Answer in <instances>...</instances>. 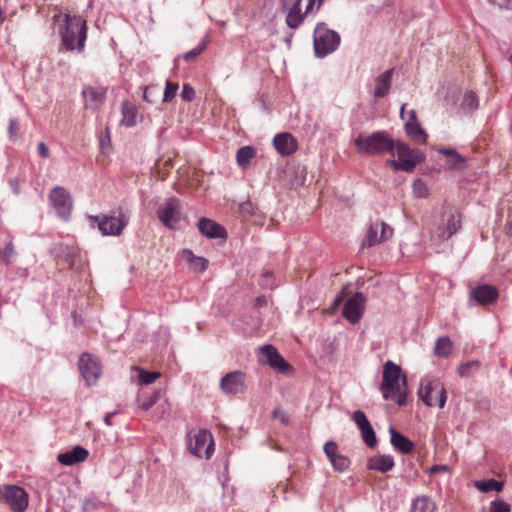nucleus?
Returning <instances> with one entry per match:
<instances>
[{
	"label": "nucleus",
	"instance_id": "nucleus-1",
	"mask_svg": "<svg viewBox=\"0 0 512 512\" xmlns=\"http://www.w3.org/2000/svg\"><path fill=\"white\" fill-rule=\"evenodd\" d=\"M407 378L399 365L388 360L383 367V381L380 387L383 398L393 399L402 406L407 401Z\"/></svg>",
	"mask_w": 512,
	"mask_h": 512
},
{
	"label": "nucleus",
	"instance_id": "nucleus-2",
	"mask_svg": "<svg viewBox=\"0 0 512 512\" xmlns=\"http://www.w3.org/2000/svg\"><path fill=\"white\" fill-rule=\"evenodd\" d=\"M62 45L69 51L77 50L82 52L87 38L86 21L80 16L64 17V25L60 30Z\"/></svg>",
	"mask_w": 512,
	"mask_h": 512
},
{
	"label": "nucleus",
	"instance_id": "nucleus-3",
	"mask_svg": "<svg viewBox=\"0 0 512 512\" xmlns=\"http://www.w3.org/2000/svg\"><path fill=\"white\" fill-rule=\"evenodd\" d=\"M354 144L359 153L369 156L393 152L395 149V141L384 130L368 136L359 135L354 139Z\"/></svg>",
	"mask_w": 512,
	"mask_h": 512
},
{
	"label": "nucleus",
	"instance_id": "nucleus-4",
	"mask_svg": "<svg viewBox=\"0 0 512 512\" xmlns=\"http://www.w3.org/2000/svg\"><path fill=\"white\" fill-rule=\"evenodd\" d=\"M89 220L97 223L103 236H120L129 223V215L119 207L112 215H89Z\"/></svg>",
	"mask_w": 512,
	"mask_h": 512
},
{
	"label": "nucleus",
	"instance_id": "nucleus-5",
	"mask_svg": "<svg viewBox=\"0 0 512 512\" xmlns=\"http://www.w3.org/2000/svg\"><path fill=\"white\" fill-rule=\"evenodd\" d=\"M340 40L336 31L329 29L325 23H318L313 34L315 55L324 58L339 47Z\"/></svg>",
	"mask_w": 512,
	"mask_h": 512
},
{
	"label": "nucleus",
	"instance_id": "nucleus-6",
	"mask_svg": "<svg viewBox=\"0 0 512 512\" xmlns=\"http://www.w3.org/2000/svg\"><path fill=\"white\" fill-rule=\"evenodd\" d=\"M395 148L398 154V161L394 159L387 160V164L394 170L404 172H413L416 165L425 160V154L419 149H412L406 143L395 142Z\"/></svg>",
	"mask_w": 512,
	"mask_h": 512
},
{
	"label": "nucleus",
	"instance_id": "nucleus-7",
	"mask_svg": "<svg viewBox=\"0 0 512 512\" xmlns=\"http://www.w3.org/2000/svg\"><path fill=\"white\" fill-rule=\"evenodd\" d=\"M419 398L429 407L443 408L447 396L443 384L439 380L422 381L418 391Z\"/></svg>",
	"mask_w": 512,
	"mask_h": 512
},
{
	"label": "nucleus",
	"instance_id": "nucleus-8",
	"mask_svg": "<svg viewBox=\"0 0 512 512\" xmlns=\"http://www.w3.org/2000/svg\"><path fill=\"white\" fill-rule=\"evenodd\" d=\"M0 501L7 504L13 512H23L28 506V494L16 485H7L0 488Z\"/></svg>",
	"mask_w": 512,
	"mask_h": 512
},
{
	"label": "nucleus",
	"instance_id": "nucleus-9",
	"mask_svg": "<svg viewBox=\"0 0 512 512\" xmlns=\"http://www.w3.org/2000/svg\"><path fill=\"white\" fill-rule=\"evenodd\" d=\"M259 363L267 364L279 373H287L292 368L287 361L281 356L277 349L271 345H263L259 347Z\"/></svg>",
	"mask_w": 512,
	"mask_h": 512
},
{
	"label": "nucleus",
	"instance_id": "nucleus-10",
	"mask_svg": "<svg viewBox=\"0 0 512 512\" xmlns=\"http://www.w3.org/2000/svg\"><path fill=\"white\" fill-rule=\"evenodd\" d=\"M159 220L168 228L176 229L181 218L180 202L171 197L157 210Z\"/></svg>",
	"mask_w": 512,
	"mask_h": 512
},
{
	"label": "nucleus",
	"instance_id": "nucleus-11",
	"mask_svg": "<svg viewBox=\"0 0 512 512\" xmlns=\"http://www.w3.org/2000/svg\"><path fill=\"white\" fill-rule=\"evenodd\" d=\"M188 449L193 455L199 458L203 456L209 458L213 452V440L211 433L207 430H199L190 438Z\"/></svg>",
	"mask_w": 512,
	"mask_h": 512
},
{
	"label": "nucleus",
	"instance_id": "nucleus-12",
	"mask_svg": "<svg viewBox=\"0 0 512 512\" xmlns=\"http://www.w3.org/2000/svg\"><path fill=\"white\" fill-rule=\"evenodd\" d=\"M365 297L362 292H356L344 304L342 309L343 317L351 324L358 323L364 313Z\"/></svg>",
	"mask_w": 512,
	"mask_h": 512
},
{
	"label": "nucleus",
	"instance_id": "nucleus-13",
	"mask_svg": "<svg viewBox=\"0 0 512 512\" xmlns=\"http://www.w3.org/2000/svg\"><path fill=\"white\" fill-rule=\"evenodd\" d=\"M81 375L88 385L96 382L101 374V366L96 358L89 353H83L78 362Z\"/></svg>",
	"mask_w": 512,
	"mask_h": 512
},
{
	"label": "nucleus",
	"instance_id": "nucleus-14",
	"mask_svg": "<svg viewBox=\"0 0 512 512\" xmlns=\"http://www.w3.org/2000/svg\"><path fill=\"white\" fill-rule=\"evenodd\" d=\"M49 198L58 215L67 219L72 207V200L67 190L63 187H55L51 190Z\"/></svg>",
	"mask_w": 512,
	"mask_h": 512
},
{
	"label": "nucleus",
	"instance_id": "nucleus-15",
	"mask_svg": "<svg viewBox=\"0 0 512 512\" xmlns=\"http://www.w3.org/2000/svg\"><path fill=\"white\" fill-rule=\"evenodd\" d=\"M220 388L225 394L243 393L246 389V374L238 370L227 373L220 381Z\"/></svg>",
	"mask_w": 512,
	"mask_h": 512
},
{
	"label": "nucleus",
	"instance_id": "nucleus-16",
	"mask_svg": "<svg viewBox=\"0 0 512 512\" xmlns=\"http://www.w3.org/2000/svg\"><path fill=\"white\" fill-rule=\"evenodd\" d=\"M442 217L443 221H446V225L438 226L436 233L438 237L442 239H449L458 231V229H460L461 221L459 215H456V213L451 208H444Z\"/></svg>",
	"mask_w": 512,
	"mask_h": 512
},
{
	"label": "nucleus",
	"instance_id": "nucleus-17",
	"mask_svg": "<svg viewBox=\"0 0 512 512\" xmlns=\"http://www.w3.org/2000/svg\"><path fill=\"white\" fill-rule=\"evenodd\" d=\"M499 296L497 288L489 284H480L472 288L470 291V299L477 304L486 306L494 303Z\"/></svg>",
	"mask_w": 512,
	"mask_h": 512
},
{
	"label": "nucleus",
	"instance_id": "nucleus-18",
	"mask_svg": "<svg viewBox=\"0 0 512 512\" xmlns=\"http://www.w3.org/2000/svg\"><path fill=\"white\" fill-rule=\"evenodd\" d=\"M393 229L384 222L372 223L368 229L363 245L374 246L392 237Z\"/></svg>",
	"mask_w": 512,
	"mask_h": 512
},
{
	"label": "nucleus",
	"instance_id": "nucleus-19",
	"mask_svg": "<svg viewBox=\"0 0 512 512\" xmlns=\"http://www.w3.org/2000/svg\"><path fill=\"white\" fill-rule=\"evenodd\" d=\"M276 151L282 156L292 155L298 148L296 138L289 132L276 134L273 139Z\"/></svg>",
	"mask_w": 512,
	"mask_h": 512
},
{
	"label": "nucleus",
	"instance_id": "nucleus-20",
	"mask_svg": "<svg viewBox=\"0 0 512 512\" xmlns=\"http://www.w3.org/2000/svg\"><path fill=\"white\" fill-rule=\"evenodd\" d=\"M198 229L203 236L210 239L227 237L225 228L209 218H200L198 221Z\"/></svg>",
	"mask_w": 512,
	"mask_h": 512
},
{
	"label": "nucleus",
	"instance_id": "nucleus-21",
	"mask_svg": "<svg viewBox=\"0 0 512 512\" xmlns=\"http://www.w3.org/2000/svg\"><path fill=\"white\" fill-rule=\"evenodd\" d=\"M89 455L88 450H86L82 446H75L69 451H66L64 453H60L57 456V460L59 463L65 466H72L77 463L83 462L87 459Z\"/></svg>",
	"mask_w": 512,
	"mask_h": 512
},
{
	"label": "nucleus",
	"instance_id": "nucleus-22",
	"mask_svg": "<svg viewBox=\"0 0 512 512\" xmlns=\"http://www.w3.org/2000/svg\"><path fill=\"white\" fill-rule=\"evenodd\" d=\"M82 94L85 99L86 107L94 110L99 108L105 99L104 91L91 86H85Z\"/></svg>",
	"mask_w": 512,
	"mask_h": 512
},
{
	"label": "nucleus",
	"instance_id": "nucleus-23",
	"mask_svg": "<svg viewBox=\"0 0 512 512\" xmlns=\"http://www.w3.org/2000/svg\"><path fill=\"white\" fill-rule=\"evenodd\" d=\"M395 465L394 459L391 455H376L369 458L367 467L370 470H376L381 473H386L393 469Z\"/></svg>",
	"mask_w": 512,
	"mask_h": 512
},
{
	"label": "nucleus",
	"instance_id": "nucleus-24",
	"mask_svg": "<svg viewBox=\"0 0 512 512\" xmlns=\"http://www.w3.org/2000/svg\"><path fill=\"white\" fill-rule=\"evenodd\" d=\"M392 75L393 69H389L375 79V89L373 96L376 99L383 98L388 94L391 86Z\"/></svg>",
	"mask_w": 512,
	"mask_h": 512
},
{
	"label": "nucleus",
	"instance_id": "nucleus-25",
	"mask_svg": "<svg viewBox=\"0 0 512 512\" xmlns=\"http://www.w3.org/2000/svg\"><path fill=\"white\" fill-rule=\"evenodd\" d=\"M391 444L401 453L409 454L414 449V443L403 434L399 433L393 427H390Z\"/></svg>",
	"mask_w": 512,
	"mask_h": 512
},
{
	"label": "nucleus",
	"instance_id": "nucleus-26",
	"mask_svg": "<svg viewBox=\"0 0 512 512\" xmlns=\"http://www.w3.org/2000/svg\"><path fill=\"white\" fill-rule=\"evenodd\" d=\"M437 152L447 157V165L450 169L464 170L466 159L453 148H439Z\"/></svg>",
	"mask_w": 512,
	"mask_h": 512
},
{
	"label": "nucleus",
	"instance_id": "nucleus-27",
	"mask_svg": "<svg viewBox=\"0 0 512 512\" xmlns=\"http://www.w3.org/2000/svg\"><path fill=\"white\" fill-rule=\"evenodd\" d=\"M304 20L301 13V0H295L286 16V24L291 29H297Z\"/></svg>",
	"mask_w": 512,
	"mask_h": 512
},
{
	"label": "nucleus",
	"instance_id": "nucleus-28",
	"mask_svg": "<svg viewBox=\"0 0 512 512\" xmlns=\"http://www.w3.org/2000/svg\"><path fill=\"white\" fill-rule=\"evenodd\" d=\"M404 128L405 132L410 138L423 144L427 142L428 134L425 132L419 122L414 124L405 123Z\"/></svg>",
	"mask_w": 512,
	"mask_h": 512
},
{
	"label": "nucleus",
	"instance_id": "nucleus-29",
	"mask_svg": "<svg viewBox=\"0 0 512 512\" xmlns=\"http://www.w3.org/2000/svg\"><path fill=\"white\" fill-rule=\"evenodd\" d=\"M436 505L428 496H419L413 503L411 512H435Z\"/></svg>",
	"mask_w": 512,
	"mask_h": 512
},
{
	"label": "nucleus",
	"instance_id": "nucleus-30",
	"mask_svg": "<svg viewBox=\"0 0 512 512\" xmlns=\"http://www.w3.org/2000/svg\"><path fill=\"white\" fill-rule=\"evenodd\" d=\"M49 252L55 258L68 259L70 256L74 255V247L62 242H57L50 246Z\"/></svg>",
	"mask_w": 512,
	"mask_h": 512
},
{
	"label": "nucleus",
	"instance_id": "nucleus-31",
	"mask_svg": "<svg viewBox=\"0 0 512 512\" xmlns=\"http://www.w3.org/2000/svg\"><path fill=\"white\" fill-rule=\"evenodd\" d=\"M183 253L188 256V262L191 269L195 272L203 273L208 267V260L203 257L195 256L191 251L184 250Z\"/></svg>",
	"mask_w": 512,
	"mask_h": 512
},
{
	"label": "nucleus",
	"instance_id": "nucleus-32",
	"mask_svg": "<svg viewBox=\"0 0 512 512\" xmlns=\"http://www.w3.org/2000/svg\"><path fill=\"white\" fill-rule=\"evenodd\" d=\"M452 351V342L449 337H440L437 339L434 347V353L438 357H448Z\"/></svg>",
	"mask_w": 512,
	"mask_h": 512
},
{
	"label": "nucleus",
	"instance_id": "nucleus-33",
	"mask_svg": "<svg viewBox=\"0 0 512 512\" xmlns=\"http://www.w3.org/2000/svg\"><path fill=\"white\" fill-rule=\"evenodd\" d=\"M255 156V150L251 146H243L236 153V161L240 167H246Z\"/></svg>",
	"mask_w": 512,
	"mask_h": 512
},
{
	"label": "nucleus",
	"instance_id": "nucleus-34",
	"mask_svg": "<svg viewBox=\"0 0 512 512\" xmlns=\"http://www.w3.org/2000/svg\"><path fill=\"white\" fill-rule=\"evenodd\" d=\"M481 363L478 360H470L462 363L457 368L458 374L461 377H470L480 369Z\"/></svg>",
	"mask_w": 512,
	"mask_h": 512
},
{
	"label": "nucleus",
	"instance_id": "nucleus-35",
	"mask_svg": "<svg viewBox=\"0 0 512 512\" xmlns=\"http://www.w3.org/2000/svg\"><path fill=\"white\" fill-rule=\"evenodd\" d=\"M479 99L473 91H468L464 94L461 102V108L466 112H473L478 108Z\"/></svg>",
	"mask_w": 512,
	"mask_h": 512
},
{
	"label": "nucleus",
	"instance_id": "nucleus-36",
	"mask_svg": "<svg viewBox=\"0 0 512 512\" xmlns=\"http://www.w3.org/2000/svg\"><path fill=\"white\" fill-rule=\"evenodd\" d=\"M475 486L481 492L487 493L491 491L499 492L503 488V483L495 479H489L484 481H477Z\"/></svg>",
	"mask_w": 512,
	"mask_h": 512
},
{
	"label": "nucleus",
	"instance_id": "nucleus-37",
	"mask_svg": "<svg viewBox=\"0 0 512 512\" xmlns=\"http://www.w3.org/2000/svg\"><path fill=\"white\" fill-rule=\"evenodd\" d=\"M123 119L122 123L127 127H133L136 125V109L130 104H124L122 107Z\"/></svg>",
	"mask_w": 512,
	"mask_h": 512
},
{
	"label": "nucleus",
	"instance_id": "nucleus-38",
	"mask_svg": "<svg viewBox=\"0 0 512 512\" xmlns=\"http://www.w3.org/2000/svg\"><path fill=\"white\" fill-rule=\"evenodd\" d=\"M330 463L337 472H344L350 466V459L342 454H338L335 458L331 459Z\"/></svg>",
	"mask_w": 512,
	"mask_h": 512
},
{
	"label": "nucleus",
	"instance_id": "nucleus-39",
	"mask_svg": "<svg viewBox=\"0 0 512 512\" xmlns=\"http://www.w3.org/2000/svg\"><path fill=\"white\" fill-rule=\"evenodd\" d=\"M160 377V373L139 369L138 381L140 384L148 385L155 382Z\"/></svg>",
	"mask_w": 512,
	"mask_h": 512
},
{
	"label": "nucleus",
	"instance_id": "nucleus-40",
	"mask_svg": "<svg viewBox=\"0 0 512 512\" xmlns=\"http://www.w3.org/2000/svg\"><path fill=\"white\" fill-rule=\"evenodd\" d=\"M361 436H362L364 443L368 447L372 448L377 444V437H376V434H375V431H374L372 425L370 427H366V429L361 431Z\"/></svg>",
	"mask_w": 512,
	"mask_h": 512
},
{
	"label": "nucleus",
	"instance_id": "nucleus-41",
	"mask_svg": "<svg viewBox=\"0 0 512 512\" xmlns=\"http://www.w3.org/2000/svg\"><path fill=\"white\" fill-rule=\"evenodd\" d=\"M352 419L355 422V424L358 426L360 431H363L364 429H366V427L371 426L365 413L361 410L355 411L352 415Z\"/></svg>",
	"mask_w": 512,
	"mask_h": 512
},
{
	"label": "nucleus",
	"instance_id": "nucleus-42",
	"mask_svg": "<svg viewBox=\"0 0 512 512\" xmlns=\"http://www.w3.org/2000/svg\"><path fill=\"white\" fill-rule=\"evenodd\" d=\"M352 419L355 422V424L358 426L360 431H363L364 429H366V427L371 426L365 413L361 410L355 411L352 415Z\"/></svg>",
	"mask_w": 512,
	"mask_h": 512
},
{
	"label": "nucleus",
	"instance_id": "nucleus-43",
	"mask_svg": "<svg viewBox=\"0 0 512 512\" xmlns=\"http://www.w3.org/2000/svg\"><path fill=\"white\" fill-rule=\"evenodd\" d=\"M207 43L202 41L195 48L186 52L182 57L185 61L190 62L196 59L198 55H200L206 49Z\"/></svg>",
	"mask_w": 512,
	"mask_h": 512
},
{
	"label": "nucleus",
	"instance_id": "nucleus-44",
	"mask_svg": "<svg viewBox=\"0 0 512 512\" xmlns=\"http://www.w3.org/2000/svg\"><path fill=\"white\" fill-rule=\"evenodd\" d=\"M160 391H155L149 398L142 400L141 396H138L139 407L145 411L150 409L158 400Z\"/></svg>",
	"mask_w": 512,
	"mask_h": 512
},
{
	"label": "nucleus",
	"instance_id": "nucleus-45",
	"mask_svg": "<svg viewBox=\"0 0 512 512\" xmlns=\"http://www.w3.org/2000/svg\"><path fill=\"white\" fill-rule=\"evenodd\" d=\"M15 254L14 246L12 242H8L3 250H0V260L8 265Z\"/></svg>",
	"mask_w": 512,
	"mask_h": 512
},
{
	"label": "nucleus",
	"instance_id": "nucleus-46",
	"mask_svg": "<svg viewBox=\"0 0 512 512\" xmlns=\"http://www.w3.org/2000/svg\"><path fill=\"white\" fill-rule=\"evenodd\" d=\"M179 86L177 83L167 82L163 94V102H170L176 95Z\"/></svg>",
	"mask_w": 512,
	"mask_h": 512
},
{
	"label": "nucleus",
	"instance_id": "nucleus-47",
	"mask_svg": "<svg viewBox=\"0 0 512 512\" xmlns=\"http://www.w3.org/2000/svg\"><path fill=\"white\" fill-rule=\"evenodd\" d=\"M338 449V444L334 441H327L323 447V451L327 458L329 459V461H331V459L335 458L338 454H340L338 452Z\"/></svg>",
	"mask_w": 512,
	"mask_h": 512
},
{
	"label": "nucleus",
	"instance_id": "nucleus-48",
	"mask_svg": "<svg viewBox=\"0 0 512 512\" xmlns=\"http://www.w3.org/2000/svg\"><path fill=\"white\" fill-rule=\"evenodd\" d=\"M427 186L421 179H416L413 182V193L418 198H424L427 196Z\"/></svg>",
	"mask_w": 512,
	"mask_h": 512
},
{
	"label": "nucleus",
	"instance_id": "nucleus-49",
	"mask_svg": "<svg viewBox=\"0 0 512 512\" xmlns=\"http://www.w3.org/2000/svg\"><path fill=\"white\" fill-rule=\"evenodd\" d=\"M510 505L503 500L497 499L491 503L490 512H510Z\"/></svg>",
	"mask_w": 512,
	"mask_h": 512
},
{
	"label": "nucleus",
	"instance_id": "nucleus-50",
	"mask_svg": "<svg viewBox=\"0 0 512 512\" xmlns=\"http://www.w3.org/2000/svg\"><path fill=\"white\" fill-rule=\"evenodd\" d=\"M272 416L273 418L278 419L283 425H288L290 423L289 415L280 407L273 410Z\"/></svg>",
	"mask_w": 512,
	"mask_h": 512
},
{
	"label": "nucleus",
	"instance_id": "nucleus-51",
	"mask_svg": "<svg viewBox=\"0 0 512 512\" xmlns=\"http://www.w3.org/2000/svg\"><path fill=\"white\" fill-rule=\"evenodd\" d=\"M181 98L187 102L192 101L195 98V90L193 89V87L185 84L181 91Z\"/></svg>",
	"mask_w": 512,
	"mask_h": 512
},
{
	"label": "nucleus",
	"instance_id": "nucleus-52",
	"mask_svg": "<svg viewBox=\"0 0 512 512\" xmlns=\"http://www.w3.org/2000/svg\"><path fill=\"white\" fill-rule=\"evenodd\" d=\"M157 94H158V89H157L156 86H147L144 89L143 98L148 103H153L154 102V98L152 97V95L157 96Z\"/></svg>",
	"mask_w": 512,
	"mask_h": 512
},
{
	"label": "nucleus",
	"instance_id": "nucleus-53",
	"mask_svg": "<svg viewBox=\"0 0 512 512\" xmlns=\"http://www.w3.org/2000/svg\"><path fill=\"white\" fill-rule=\"evenodd\" d=\"M20 129V126H19V122L16 118H11L9 120V125H8V135L10 138H14L17 136L18 134V131Z\"/></svg>",
	"mask_w": 512,
	"mask_h": 512
},
{
	"label": "nucleus",
	"instance_id": "nucleus-54",
	"mask_svg": "<svg viewBox=\"0 0 512 512\" xmlns=\"http://www.w3.org/2000/svg\"><path fill=\"white\" fill-rule=\"evenodd\" d=\"M240 210L247 214H254V206L251 201H246L240 204Z\"/></svg>",
	"mask_w": 512,
	"mask_h": 512
},
{
	"label": "nucleus",
	"instance_id": "nucleus-55",
	"mask_svg": "<svg viewBox=\"0 0 512 512\" xmlns=\"http://www.w3.org/2000/svg\"><path fill=\"white\" fill-rule=\"evenodd\" d=\"M38 153L42 158H48L49 157V149L47 145L44 142H40L38 144Z\"/></svg>",
	"mask_w": 512,
	"mask_h": 512
},
{
	"label": "nucleus",
	"instance_id": "nucleus-56",
	"mask_svg": "<svg viewBox=\"0 0 512 512\" xmlns=\"http://www.w3.org/2000/svg\"><path fill=\"white\" fill-rule=\"evenodd\" d=\"M448 470H449V468L446 465H433L429 469V473L431 475H433V474H437V473H440V472H448Z\"/></svg>",
	"mask_w": 512,
	"mask_h": 512
},
{
	"label": "nucleus",
	"instance_id": "nucleus-57",
	"mask_svg": "<svg viewBox=\"0 0 512 512\" xmlns=\"http://www.w3.org/2000/svg\"><path fill=\"white\" fill-rule=\"evenodd\" d=\"M489 1L498 5L499 7L512 8V0H489Z\"/></svg>",
	"mask_w": 512,
	"mask_h": 512
},
{
	"label": "nucleus",
	"instance_id": "nucleus-58",
	"mask_svg": "<svg viewBox=\"0 0 512 512\" xmlns=\"http://www.w3.org/2000/svg\"><path fill=\"white\" fill-rule=\"evenodd\" d=\"M408 119L406 120L405 123H411V124H414L416 122H418V119H417V116H416V112L414 109L408 111Z\"/></svg>",
	"mask_w": 512,
	"mask_h": 512
},
{
	"label": "nucleus",
	"instance_id": "nucleus-59",
	"mask_svg": "<svg viewBox=\"0 0 512 512\" xmlns=\"http://www.w3.org/2000/svg\"><path fill=\"white\" fill-rule=\"evenodd\" d=\"M117 414V411L109 412L105 415L104 422L107 426L112 425V417Z\"/></svg>",
	"mask_w": 512,
	"mask_h": 512
},
{
	"label": "nucleus",
	"instance_id": "nucleus-60",
	"mask_svg": "<svg viewBox=\"0 0 512 512\" xmlns=\"http://www.w3.org/2000/svg\"><path fill=\"white\" fill-rule=\"evenodd\" d=\"M315 2H316V0H308V4L306 6V13H308L310 10H312Z\"/></svg>",
	"mask_w": 512,
	"mask_h": 512
},
{
	"label": "nucleus",
	"instance_id": "nucleus-61",
	"mask_svg": "<svg viewBox=\"0 0 512 512\" xmlns=\"http://www.w3.org/2000/svg\"><path fill=\"white\" fill-rule=\"evenodd\" d=\"M405 107H406V104H402L401 106V109H400V116L402 119H405Z\"/></svg>",
	"mask_w": 512,
	"mask_h": 512
},
{
	"label": "nucleus",
	"instance_id": "nucleus-62",
	"mask_svg": "<svg viewBox=\"0 0 512 512\" xmlns=\"http://www.w3.org/2000/svg\"><path fill=\"white\" fill-rule=\"evenodd\" d=\"M317 1V8H319L324 0H316Z\"/></svg>",
	"mask_w": 512,
	"mask_h": 512
},
{
	"label": "nucleus",
	"instance_id": "nucleus-63",
	"mask_svg": "<svg viewBox=\"0 0 512 512\" xmlns=\"http://www.w3.org/2000/svg\"><path fill=\"white\" fill-rule=\"evenodd\" d=\"M286 8V0L282 1V9L284 10Z\"/></svg>",
	"mask_w": 512,
	"mask_h": 512
}]
</instances>
